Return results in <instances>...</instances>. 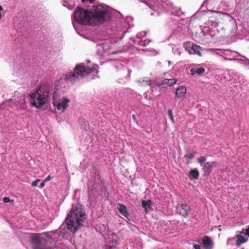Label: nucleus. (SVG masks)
<instances>
[{"label": "nucleus", "instance_id": "obj_1", "mask_svg": "<svg viewBox=\"0 0 249 249\" xmlns=\"http://www.w3.org/2000/svg\"><path fill=\"white\" fill-rule=\"evenodd\" d=\"M110 12L106 6L98 5L92 11L77 7L74 11L73 18L81 24L97 25L108 20L111 18Z\"/></svg>", "mask_w": 249, "mask_h": 249}, {"label": "nucleus", "instance_id": "obj_2", "mask_svg": "<svg viewBox=\"0 0 249 249\" xmlns=\"http://www.w3.org/2000/svg\"><path fill=\"white\" fill-rule=\"evenodd\" d=\"M86 217L81 206L72 205V208L66 218L68 229L75 232L83 225Z\"/></svg>", "mask_w": 249, "mask_h": 249}, {"label": "nucleus", "instance_id": "obj_3", "mask_svg": "<svg viewBox=\"0 0 249 249\" xmlns=\"http://www.w3.org/2000/svg\"><path fill=\"white\" fill-rule=\"evenodd\" d=\"M95 70L93 67H86L82 64L75 66L72 72H69L65 75V79L70 82H73L77 80L88 75Z\"/></svg>", "mask_w": 249, "mask_h": 249}, {"label": "nucleus", "instance_id": "obj_4", "mask_svg": "<svg viewBox=\"0 0 249 249\" xmlns=\"http://www.w3.org/2000/svg\"><path fill=\"white\" fill-rule=\"evenodd\" d=\"M49 92L47 89L38 88L36 91L32 93L30 97L32 100V105L36 108H40L48 100Z\"/></svg>", "mask_w": 249, "mask_h": 249}, {"label": "nucleus", "instance_id": "obj_5", "mask_svg": "<svg viewBox=\"0 0 249 249\" xmlns=\"http://www.w3.org/2000/svg\"><path fill=\"white\" fill-rule=\"evenodd\" d=\"M206 158L204 156H200L197 159V161L201 166L203 172L210 174L212 172V168L217 166V163L215 161L206 162Z\"/></svg>", "mask_w": 249, "mask_h": 249}, {"label": "nucleus", "instance_id": "obj_6", "mask_svg": "<svg viewBox=\"0 0 249 249\" xmlns=\"http://www.w3.org/2000/svg\"><path fill=\"white\" fill-rule=\"evenodd\" d=\"M31 241L33 249H45L44 245L42 243L40 238L37 234L33 235Z\"/></svg>", "mask_w": 249, "mask_h": 249}, {"label": "nucleus", "instance_id": "obj_7", "mask_svg": "<svg viewBox=\"0 0 249 249\" xmlns=\"http://www.w3.org/2000/svg\"><path fill=\"white\" fill-rule=\"evenodd\" d=\"M177 210L180 215L185 218H186L189 215L190 208L187 204H182L178 207Z\"/></svg>", "mask_w": 249, "mask_h": 249}, {"label": "nucleus", "instance_id": "obj_8", "mask_svg": "<svg viewBox=\"0 0 249 249\" xmlns=\"http://www.w3.org/2000/svg\"><path fill=\"white\" fill-rule=\"evenodd\" d=\"M70 101L68 98H64L63 101L60 103H57V101H54L53 99V103L54 106H56L57 109L62 110L64 111L68 107V103Z\"/></svg>", "mask_w": 249, "mask_h": 249}, {"label": "nucleus", "instance_id": "obj_9", "mask_svg": "<svg viewBox=\"0 0 249 249\" xmlns=\"http://www.w3.org/2000/svg\"><path fill=\"white\" fill-rule=\"evenodd\" d=\"M186 93V87L183 86H179L176 89L175 97L178 98L184 97Z\"/></svg>", "mask_w": 249, "mask_h": 249}, {"label": "nucleus", "instance_id": "obj_10", "mask_svg": "<svg viewBox=\"0 0 249 249\" xmlns=\"http://www.w3.org/2000/svg\"><path fill=\"white\" fill-rule=\"evenodd\" d=\"M177 81V80L175 79H164L159 84V85L160 87H170L175 85Z\"/></svg>", "mask_w": 249, "mask_h": 249}, {"label": "nucleus", "instance_id": "obj_11", "mask_svg": "<svg viewBox=\"0 0 249 249\" xmlns=\"http://www.w3.org/2000/svg\"><path fill=\"white\" fill-rule=\"evenodd\" d=\"M202 243L203 246L206 249H212L213 247V244L212 239L207 236H205L202 238Z\"/></svg>", "mask_w": 249, "mask_h": 249}, {"label": "nucleus", "instance_id": "obj_12", "mask_svg": "<svg viewBox=\"0 0 249 249\" xmlns=\"http://www.w3.org/2000/svg\"><path fill=\"white\" fill-rule=\"evenodd\" d=\"M117 209L121 214H122L125 217L128 218L129 213L125 205L119 203L117 205Z\"/></svg>", "mask_w": 249, "mask_h": 249}, {"label": "nucleus", "instance_id": "obj_13", "mask_svg": "<svg viewBox=\"0 0 249 249\" xmlns=\"http://www.w3.org/2000/svg\"><path fill=\"white\" fill-rule=\"evenodd\" d=\"M205 70L203 67L200 68H192L190 70V74L192 75H194L195 74H197L199 75L202 74Z\"/></svg>", "mask_w": 249, "mask_h": 249}, {"label": "nucleus", "instance_id": "obj_14", "mask_svg": "<svg viewBox=\"0 0 249 249\" xmlns=\"http://www.w3.org/2000/svg\"><path fill=\"white\" fill-rule=\"evenodd\" d=\"M199 172L197 169L195 168L190 170L189 173V178L190 179H197L199 177Z\"/></svg>", "mask_w": 249, "mask_h": 249}, {"label": "nucleus", "instance_id": "obj_15", "mask_svg": "<svg viewBox=\"0 0 249 249\" xmlns=\"http://www.w3.org/2000/svg\"><path fill=\"white\" fill-rule=\"evenodd\" d=\"M237 240L236 241V245L237 246H240L242 244L246 243L248 241V238H245L243 236L238 234L236 235Z\"/></svg>", "mask_w": 249, "mask_h": 249}, {"label": "nucleus", "instance_id": "obj_16", "mask_svg": "<svg viewBox=\"0 0 249 249\" xmlns=\"http://www.w3.org/2000/svg\"><path fill=\"white\" fill-rule=\"evenodd\" d=\"M196 153V152H193L192 153H188L184 155V158L188 160L187 161V164L190 163V160L194 158Z\"/></svg>", "mask_w": 249, "mask_h": 249}, {"label": "nucleus", "instance_id": "obj_17", "mask_svg": "<svg viewBox=\"0 0 249 249\" xmlns=\"http://www.w3.org/2000/svg\"><path fill=\"white\" fill-rule=\"evenodd\" d=\"M142 207L144 208L145 211H147V210L150 209L151 206V201L150 200H147L146 201L143 200L142 202Z\"/></svg>", "mask_w": 249, "mask_h": 249}, {"label": "nucleus", "instance_id": "obj_18", "mask_svg": "<svg viewBox=\"0 0 249 249\" xmlns=\"http://www.w3.org/2000/svg\"><path fill=\"white\" fill-rule=\"evenodd\" d=\"M191 49L194 51L195 53L198 54L199 56L201 55V53L200 52L201 47L199 46L196 44H193L192 46Z\"/></svg>", "mask_w": 249, "mask_h": 249}, {"label": "nucleus", "instance_id": "obj_19", "mask_svg": "<svg viewBox=\"0 0 249 249\" xmlns=\"http://www.w3.org/2000/svg\"><path fill=\"white\" fill-rule=\"evenodd\" d=\"M3 201L4 203H7L10 202H14L13 200H11L9 197H5L3 199Z\"/></svg>", "mask_w": 249, "mask_h": 249}, {"label": "nucleus", "instance_id": "obj_20", "mask_svg": "<svg viewBox=\"0 0 249 249\" xmlns=\"http://www.w3.org/2000/svg\"><path fill=\"white\" fill-rule=\"evenodd\" d=\"M40 181V180L39 179H36L34 181H33L32 183V186L33 187H36L37 186L38 183Z\"/></svg>", "mask_w": 249, "mask_h": 249}, {"label": "nucleus", "instance_id": "obj_21", "mask_svg": "<svg viewBox=\"0 0 249 249\" xmlns=\"http://www.w3.org/2000/svg\"><path fill=\"white\" fill-rule=\"evenodd\" d=\"M168 115L170 118V119L171 118V117H173V113H172V110L171 109H169L168 110Z\"/></svg>", "mask_w": 249, "mask_h": 249}, {"label": "nucleus", "instance_id": "obj_22", "mask_svg": "<svg viewBox=\"0 0 249 249\" xmlns=\"http://www.w3.org/2000/svg\"><path fill=\"white\" fill-rule=\"evenodd\" d=\"M193 247L195 248V249H201L200 246L198 244H195L194 245Z\"/></svg>", "mask_w": 249, "mask_h": 249}, {"label": "nucleus", "instance_id": "obj_23", "mask_svg": "<svg viewBox=\"0 0 249 249\" xmlns=\"http://www.w3.org/2000/svg\"><path fill=\"white\" fill-rule=\"evenodd\" d=\"M51 179V177L50 175H48L47 178L45 179L44 181L47 182L50 180Z\"/></svg>", "mask_w": 249, "mask_h": 249}, {"label": "nucleus", "instance_id": "obj_24", "mask_svg": "<svg viewBox=\"0 0 249 249\" xmlns=\"http://www.w3.org/2000/svg\"><path fill=\"white\" fill-rule=\"evenodd\" d=\"M45 181H44L40 183L39 186L40 188H42L43 187H44V186H45Z\"/></svg>", "mask_w": 249, "mask_h": 249}, {"label": "nucleus", "instance_id": "obj_25", "mask_svg": "<svg viewBox=\"0 0 249 249\" xmlns=\"http://www.w3.org/2000/svg\"><path fill=\"white\" fill-rule=\"evenodd\" d=\"M248 236H249V228L246 230V233Z\"/></svg>", "mask_w": 249, "mask_h": 249}, {"label": "nucleus", "instance_id": "obj_26", "mask_svg": "<svg viewBox=\"0 0 249 249\" xmlns=\"http://www.w3.org/2000/svg\"><path fill=\"white\" fill-rule=\"evenodd\" d=\"M170 120H171V122H172V123H175L174 119V117H171V118H170Z\"/></svg>", "mask_w": 249, "mask_h": 249}, {"label": "nucleus", "instance_id": "obj_27", "mask_svg": "<svg viewBox=\"0 0 249 249\" xmlns=\"http://www.w3.org/2000/svg\"><path fill=\"white\" fill-rule=\"evenodd\" d=\"M106 249H112L110 246H107Z\"/></svg>", "mask_w": 249, "mask_h": 249}, {"label": "nucleus", "instance_id": "obj_28", "mask_svg": "<svg viewBox=\"0 0 249 249\" xmlns=\"http://www.w3.org/2000/svg\"><path fill=\"white\" fill-rule=\"evenodd\" d=\"M94 1V0H89V1L90 3H92L93 2V1Z\"/></svg>", "mask_w": 249, "mask_h": 249}, {"label": "nucleus", "instance_id": "obj_29", "mask_svg": "<svg viewBox=\"0 0 249 249\" xmlns=\"http://www.w3.org/2000/svg\"><path fill=\"white\" fill-rule=\"evenodd\" d=\"M2 6L0 5V11H1L2 10Z\"/></svg>", "mask_w": 249, "mask_h": 249}, {"label": "nucleus", "instance_id": "obj_30", "mask_svg": "<svg viewBox=\"0 0 249 249\" xmlns=\"http://www.w3.org/2000/svg\"><path fill=\"white\" fill-rule=\"evenodd\" d=\"M86 0H81V1H82V2H85Z\"/></svg>", "mask_w": 249, "mask_h": 249}, {"label": "nucleus", "instance_id": "obj_31", "mask_svg": "<svg viewBox=\"0 0 249 249\" xmlns=\"http://www.w3.org/2000/svg\"><path fill=\"white\" fill-rule=\"evenodd\" d=\"M1 13L0 12V18H1Z\"/></svg>", "mask_w": 249, "mask_h": 249}]
</instances>
